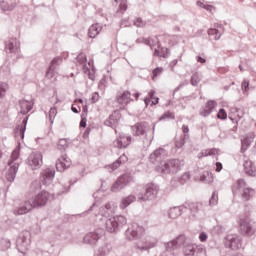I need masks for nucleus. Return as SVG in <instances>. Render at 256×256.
Returning <instances> with one entry per match:
<instances>
[{"label": "nucleus", "mask_w": 256, "mask_h": 256, "mask_svg": "<svg viewBox=\"0 0 256 256\" xmlns=\"http://www.w3.org/2000/svg\"><path fill=\"white\" fill-rule=\"evenodd\" d=\"M166 155L167 150L160 147L150 154L149 161L154 165L159 163V165L156 166V171L159 173H163L164 175H175L176 173H179V171H181V166L185 165V162L179 159L163 161Z\"/></svg>", "instance_id": "f257e3e1"}, {"label": "nucleus", "mask_w": 256, "mask_h": 256, "mask_svg": "<svg viewBox=\"0 0 256 256\" xmlns=\"http://www.w3.org/2000/svg\"><path fill=\"white\" fill-rule=\"evenodd\" d=\"M125 237L127 241H138L135 244L138 251H149L157 245V240L149 241L145 238V228L139 224H133L125 231Z\"/></svg>", "instance_id": "f03ea898"}, {"label": "nucleus", "mask_w": 256, "mask_h": 256, "mask_svg": "<svg viewBox=\"0 0 256 256\" xmlns=\"http://www.w3.org/2000/svg\"><path fill=\"white\" fill-rule=\"evenodd\" d=\"M201 204L195 202H186L181 206H174L169 209L168 217L170 219H177V217H181L187 209L190 211L192 217H197V213H199V207Z\"/></svg>", "instance_id": "7ed1b4c3"}, {"label": "nucleus", "mask_w": 256, "mask_h": 256, "mask_svg": "<svg viewBox=\"0 0 256 256\" xmlns=\"http://www.w3.org/2000/svg\"><path fill=\"white\" fill-rule=\"evenodd\" d=\"M21 155V145H18L11 153L10 159L8 160V171L6 172V181L13 183L15 177H17V171H19V162H16Z\"/></svg>", "instance_id": "20e7f679"}, {"label": "nucleus", "mask_w": 256, "mask_h": 256, "mask_svg": "<svg viewBox=\"0 0 256 256\" xmlns=\"http://www.w3.org/2000/svg\"><path fill=\"white\" fill-rule=\"evenodd\" d=\"M235 189L237 191H240V189H243L241 196H242V199H244V201H251V199L255 195V189L251 187H247V182L243 178H239L237 180L236 185L232 187V193H235Z\"/></svg>", "instance_id": "39448f33"}, {"label": "nucleus", "mask_w": 256, "mask_h": 256, "mask_svg": "<svg viewBox=\"0 0 256 256\" xmlns=\"http://www.w3.org/2000/svg\"><path fill=\"white\" fill-rule=\"evenodd\" d=\"M121 225H127V218L123 215L113 216L105 222V227L108 233H117Z\"/></svg>", "instance_id": "423d86ee"}, {"label": "nucleus", "mask_w": 256, "mask_h": 256, "mask_svg": "<svg viewBox=\"0 0 256 256\" xmlns=\"http://www.w3.org/2000/svg\"><path fill=\"white\" fill-rule=\"evenodd\" d=\"M133 181V174L131 172H126L122 174L118 179L112 184L111 191L112 193H117L121 189H125L129 183Z\"/></svg>", "instance_id": "0eeeda50"}, {"label": "nucleus", "mask_w": 256, "mask_h": 256, "mask_svg": "<svg viewBox=\"0 0 256 256\" xmlns=\"http://www.w3.org/2000/svg\"><path fill=\"white\" fill-rule=\"evenodd\" d=\"M238 223L241 235H245V237H253L255 235V228L249 222V216H239Z\"/></svg>", "instance_id": "6e6552de"}, {"label": "nucleus", "mask_w": 256, "mask_h": 256, "mask_svg": "<svg viewBox=\"0 0 256 256\" xmlns=\"http://www.w3.org/2000/svg\"><path fill=\"white\" fill-rule=\"evenodd\" d=\"M29 245H31V232L23 231L19 234L16 239V247L19 253H23L29 249Z\"/></svg>", "instance_id": "1a4fd4ad"}, {"label": "nucleus", "mask_w": 256, "mask_h": 256, "mask_svg": "<svg viewBox=\"0 0 256 256\" xmlns=\"http://www.w3.org/2000/svg\"><path fill=\"white\" fill-rule=\"evenodd\" d=\"M182 253L185 256L205 255V247H203V245L188 242L187 244H184Z\"/></svg>", "instance_id": "9d476101"}, {"label": "nucleus", "mask_w": 256, "mask_h": 256, "mask_svg": "<svg viewBox=\"0 0 256 256\" xmlns=\"http://www.w3.org/2000/svg\"><path fill=\"white\" fill-rule=\"evenodd\" d=\"M105 235V230L102 228H97L92 232L87 233L83 238V243L86 245H97L99 239Z\"/></svg>", "instance_id": "9b49d317"}, {"label": "nucleus", "mask_w": 256, "mask_h": 256, "mask_svg": "<svg viewBox=\"0 0 256 256\" xmlns=\"http://www.w3.org/2000/svg\"><path fill=\"white\" fill-rule=\"evenodd\" d=\"M132 141L133 137L131 135L120 132L114 140L113 146L117 149H127V147L131 145Z\"/></svg>", "instance_id": "f8f14e48"}, {"label": "nucleus", "mask_w": 256, "mask_h": 256, "mask_svg": "<svg viewBox=\"0 0 256 256\" xmlns=\"http://www.w3.org/2000/svg\"><path fill=\"white\" fill-rule=\"evenodd\" d=\"M225 247L228 249H231L232 251H237L238 249H241L242 240L241 237L237 234H228L225 237L224 242Z\"/></svg>", "instance_id": "ddd939ff"}, {"label": "nucleus", "mask_w": 256, "mask_h": 256, "mask_svg": "<svg viewBox=\"0 0 256 256\" xmlns=\"http://www.w3.org/2000/svg\"><path fill=\"white\" fill-rule=\"evenodd\" d=\"M48 201H49V192L42 190L34 196L31 202L34 209H39L41 207H45Z\"/></svg>", "instance_id": "4468645a"}, {"label": "nucleus", "mask_w": 256, "mask_h": 256, "mask_svg": "<svg viewBox=\"0 0 256 256\" xmlns=\"http://www.w3.org/2000/svg\"><path fill=\"white\" fill-rule=\"evenodd\" d=\"M159 191V186L153 183H150L146 186L144 194H140L138 197L139 201H149L157 197Z\"/></svg>", "instance_id": "2eb2a0df"}, {"label": "nucleus", "mask_w": 256, "mask_h": 256, "mask_svg": "<svg viewBox=\"0 0 256 256\" xmlns=\"http://www.w3.org/2000/svg\"><path fill=\"white\" fill-rule=\"evenodd\" d=\"M121 121V111L114 110L112 114L109 115L108 119L104 121L106 127H111L117 133V127H119V122Z\"/></svg>", "instance_id": "dca6fc26"}, {"label": "nucleus", "mask_w": 256, "mask_h": 256, "mask_svg": "<svg viewBox=\"0 0 256 256\" xmlns=\"http://www.w3.org/2000/svg\"><path fill=\"white\" fill-rule=\"evenodd\" d=\"M61 63H63V57L61 56H56L50 61L45 74L46 79H53L55 77V71L59 69Z\"/></svg>", "instance_id": "f3484780"}, {"label": "nucleus", "mask_w": 256, "mask_h": 256, "mask_svg": "<svg viewBox=\"0 0 256 256\" xmlns=\"http://www.w3.org/2000/svg\"><path fill=\"white\" fill-rule=\"evenodd\" d=\"M27 165L35 171V169H39L41 165H43V154L41 152H35L29 155L27 159Z\"/></svg>", "instance_id": "a211bd4d"}, {"label": "nucleus", "mask_w": 256, "mask_h": 256, "mask_svg": "<svg viewBox=\"0 0 256 256\" xmlns=\"http://www.w3.org/2000/svg\"><path fill=\"white\" fill-rule=\"evenodd\" d=\"M5 50L6 53H12L14 55V59H19V41L17 38H10L8 41L5 42Z\"/></svg>", "instance_id": "6ab92c4d"}, {"label": "nucleus", "mask_w": 256, "mask_h": 256, "mask_svg": "<svg viewBox=\"0 0 256 256\" xmlns=\"http://www.w3.org/2000/svg\"><path fill=\"white\" fill-rule=\"evenodd\" d=\"M55 179V169L46 168L40 173V181L42 185H51Z\"/></svg>", "instance_id": "aec40b11"}, {"label": "nucleus", "mask_w": 256, "mask_h": 256, "mask_svg": "<svg viewBox=\"0 0 256 256\" xmlns=\"http://www.w3.org/2000/svg\"><path fill=\"white\" fill-rule=\"evenodd\" d=\"M35 209L31 200H26L14 209V215H27L31 210Z\"/></svg>", "instance_id": "412c9836"}, {"label": "nucleus", "mask_w": 256, "mask_h": 256, "mask_svg": "<svg viewBox=\"0 0 256 256\" xmlns=\"http://www.w3.org/2000/svg\"><path fill=\"white\" fill-rule=\"evenodd\" d=\"M147 127H149V123L147 122H138L134 126H132L131 129L134 137H141L143 135H146Z\"/></svg>", "instance_id": "4be33fe9"}, {"label": "nucleus", "mask_w": 256, "mask_h": 256, "mask_svg": "<svg viewBox=\"0 0 256 256\" xmlns=\"http://www.w3.org/2000/svg\"><path fill=\"white\" fill-rule=\"evenodd\" d=\"M71 167V159L67 157V155H62L57 161H56V170L60 173H63L66 169H69Z\"/></svg>", "instance_id": "5701e85b"}, {"label": "nucleus", "mask_w": 256, "mask_h": 256, "mask_svg": "<svg viewBox=\"0 0 256 256\" xmlns=\"http://www.w3.org/2000/svg\"><path fill=\"white\" fill-rule=\"evenodd\" d=\"M217 107V101L208 100L205 104V107H202L199 111L201 117H209L213 110Z\"/></svg>", "instance_id": "b1692460"}, {"label": "nucleus", "mask_w": 256, "mask_h": 256, "mask_svg": "<svg viewBox=\"0 0 256 256\" xmlns=\"http://www.w3.org/2000/svg\"><path fill=\"white\" fill-rule=\"evenodd\" d=\"M29 121V115L25 116L21 122V125L16 126L15 135H20L21 139H25V131H27V123Z\"/></svg>", "instance_id": "393cba45"}, {"label": "nucleus", "mask_w": 256, "mask_h": 256, "mask_svg": "<svg viewBox=\"0 0 256 256\" xmlns=\"http://www.w3.org/2000/svg\"><path fill=\"white\" fill-rule=\"evenodd\" d=\"M18 105L20 107V113L21 115H27L32 109H33V102L29 100H19Z\"/></svg>", "instance_id": "a878e982"}, {"label": "nucleus", "mask_w": 256, "mask_h": 256, "mask_svg": "<svg viewBox=\"0 0 256 256\" xmlns=\"http://www.w3.org/2000/svg\"><path fill=\"white\" fill-rule=\"evenodd\" d=\"M244 167V173L248 175V177H255L256 171H255V163L251 160H246L243 164Z\"/></svg>", "instance_id": "bb28decb"}, {"label": "nucleus", "mask_w": 256, "mask_h": 256, "mask_svg": "<svg viewBox=\"0 0 256 256\" xmlns=\"http://www.w3.org/2000/svg\"><path fill=\"white\" fill-rule=\"evenodd\" d=\"M129 101H133V98H131V91L129 90H126L117 96V103H119V105H127Z\"/></svg>", "instance_id": "cd10ccee"}, {"label": "nucleus", "mask_w": 256, "mask_h": 256, "mask_svg": "<svg viewBox=\"0 0 256 256\" xmlns=\"http://www.w3.org/2000/svg\"><path fill=\"white\" fill-rule=\"evenodd\" d=\"M159 49H154V56L155 57H162L163 59H167L169 55L171 54V50L169 48L161 47V45H158Z\"/></svg>", "instance_id": "c85d7f7f"}, {"label": "nucleus", "mask_w": 256, "mask_h": 256, "mask_svg": "<svg viewBox=\"0 0 256 256\" xmlns=\"http://www.w3.org/2000/svg\"><path fill=\"white\" fill-rule=\"evenodd\" d=\"M137 201V197L135 195H128L121 199L120 209H127L131 203H135Z\"/></svg>", "instance_id": "c756f323"}, {"label": "nucleus", "mask_w": 256, "mask_h": 256, "mask_svg": "<svg viewBox=\"0 0 256 256\" xmlns=\"http://www.w3.org/2000/svg\"><path fill=\"white\" fill-rule=\"evenodd\" d=\"M128 160L129 158H127V155L122 154L116 161L110 164L109 167L112 169V171H115V169H119L123 163H127Z\"/></svg>", "instance_id": "7c9ffc66"}, {"label": "nucleus", "mask_w": 256, "mask_h": 256, "mask_svg": "<svg viewBox=\"0 0 256 256\" xmlns=\"http://www.w3.org/2000/svg\"><path fill=\"white\" fill-rule=\"evenodd\" d=\"M101 25L99 24H92L90 26V28L88 29V37H90V39H95V37H97V35H99V33H101Z\"/></svg>", "instance_id": "2f4dec72"}, {"label": "nucleus", "mask_w": 256, "mask_h": 256, "mask_svg": "<svg viewBox=\"0 0 256 256\" xmlns=\"http://www.w3.org/2000/svg\"><path fill=\"white\" fill-rule=\"evenodd\" d=\"M218 151L219 150L217 148H208L200 152L198 158L203 159V157H212L213 155H217Z\"/></svg>", "instance_id": "473e14b6"}, {"label": "nucleus", "mask_w": 256, "mask_h": 256, "mask_svg": "<svg viewBox=\"0 0 256 256\" xmlns=\"http://www.w3.org/2000/svg\"><path fill=\"white\" fill-rule=\"evenodd\" d=\"M111 244H104L99 247L97 253L94 256H107L108 253H111Z\"/></svg>", "instance_id": "72a5a7b5"}, {"label": "nucleus", "mask_w": 256, "mask_h": 256, "mask_svg": "<svg viewBox=\"0 0 256 256\" xmlns=\"http://www.w3.org/2000/svg\"><path fill=\"white\" fill-rule=\"evenodd\" d=\"M174 242L176 243L177 247H185L189 242H187V236L185 234H180L178 237L174 239Z\"/></svg>", "instance_id": "f704fd0d"}, {"label": "nucleus", "mask_w": 256, "mask_h": 256, "mask_svg": "<svg viewBox=\"0 0 256 256\" xmlns=\"http://www.w3.org/2000/svg\"><path fill=\"white\" fill-rule=\"evenodd\" d=\"M165 251L167 253H172V251H175V249H179V246H177L175 240H171L169 242L164 243Z\"/></svg>", "instance_id": "c9c22d12"}, {"label": "nucleus", "mask_w": 256, "mask_h": 256, "mask_svg": "<svg viewBox=\"0 0 256 256\" xmlns=\"http://www.w3.org/2000/svg\"><path fill=\"white\" fill-rule=\"evenodd\" d=\"M208 35L209 37H214L215 41H219V39H221V30L217 28H209Z\"/></svg>", "instance_id": "e433bc0d"}, {"label": "nucleus", "mask_w": 256, "mask_h": 256, "mask_svg": "<svg viewBox=\"0 0 256 256\" xmlns=\"http://www.w3.org/2000/svg\"><path fill=\"white\" fill-rule=\"evenodd\" d=\"M57 147H58L59 151H65L69 147V139L61 138L58 141Z\"/></svg>", "instance_id": "4c0bfd02"}, {"label": "nucleus", "mask_w": 256, "mask_h": 256, "mask_svg": "<svg viewBox=\"0 0 256 256\" xmlns=\"http://www.w3.org/2000/svg\"><path fill=\"white\" fill-rule=\"evenodd\" d=\"M251 147V138L245 137L243 140H241V150L240 152L245 153L247 149Z\"/></svg>", "instance_id": "58836bf2"}, {"label": "nucleus", "mask_w": 256, "mask_h": 256, "mask_svg": "<svg viewBox=\"0 0 256 256\" xmlns=\"http://www.w3.org/2000/svg\"><path fill=\"white\" fill-rule=\"evenodd\" d=\"M187 139H189V138H185V136H181L179 138H176L175 139L176 149H181V148L185 147V144L187 143Z\"/></svg>", "instance_id": "ea45409f"}, {"label": "nucleus", "mask_w": 256, "mask_h": 256, "mask_svg": "<svg viewBox=\"0 0 256 256\" xmlns=\"http://www.w3.org/2000/svg\"><path fill=\"white\" fill-rule=\"evenodd\" d=\"M134 27H138L140 29H143L147 25V21L143 20L141 17H137L133 21Z\"/></svg>", "instance_id": "a19ab883"}, {"label": "nucleus", "mask_w": 256, "mask_h": 256, "mask_svg": "<svg viewBox=\"0 0 256 256\" xmlns=\"http://www.w3.org/2000/svg\"><path fill=\"white\" fill-rule=\"evenodd\" d=\"M196 5H198V7H201V9H205L206 11H209L210 13L211 11H213V9H215V6L211 4H205L201 0H198L196 2Z\"/></svg>", "instance_id": "79ce46f5"}, {"label": "nucleus", "mask_w": 256, "mask_h": 256, "mask_svg": "<svg viewBox=\"0 0 256 256\" xmlns=\"http://www.w3.org/2000/svg\"><path fill=\"white\" fill-rule=\"evenodd\" d=\"M48 117L51 125H53L55 121V117H57V107L54 106L50 108Z\"/></svg>", "instance_id": "37998d69"}, {"label": "nucleus", "mask_w": 256, "mask_h": 256, "mask_svg": "<svg viewBox=\"0 0 256 256\" xmlns=\"http://www.w3.org/2000/svg\"><path fill=\"white\" fill-rule=\"evenodd\" d=\"M8 89H9V84L5 82H0V99H3V97H5Z\"/></svg>", "instance_id": "c03bdc74"}, {"label": "nucleus", "mask_w": 256, "mask_h": 256, "mask_svg": "<svg viewBox=\"0 0 256 256\" xmlns=\"http://www.w3.org/2000/svg\"><path fill=\"white\" fill-rule=\"evenodd\" d=\"M219 201V196L217 195V192H213L210 199H209V205L210 207H215Z\"/></svg>", "instance_id": "a18cd8bd"}, {"label": "nucleus", "mask_w": 256, "mask_h": 256, "mask_svg": "<svg viewBox=\"0 0 256 256\" xmlns=\"http://www.w3.org/2000/svg\"><path fill=\"white\" fill-rule=\"evenodd\" d=\"M167 119H175V114L171 111H167L160 116L159 121H165Z\"/></svg>", "instance_id": "49530a36"}, {"label": "nucleus", "mask_w": 256, "mask_h": 256, "mask_svg": "<svg viewBox=\"0 0 256 256\" xmlns=\"http://www.w3.org/2000/svg\"><path fill=\"white\" fill-rule=\"evenodd\" d=\"M249 85H250L249 80L244 79L242 81L241 89H242V92H243L244 95H248V93H249Z\"/></svg>", "instance_id": "de8ad7c7"}, {"label": "nucleus", "mask_w": 256, "mask_h": 256, "mask_svg": "<svg viewBox=\"0 0 256 256\" xmlns=\"http://www.w3.org/2000/svg\"><path fill=\"white\" fill-rule=\"evenodd\" d=\"M217 119H220V121H225V119H227V111L224 108L219 109Z\"/></svg>", "instance_id": "09e8293b"}, {"label": "nucleus", "mask_w": 256, "mask_h": 256, "mask_svg": "<svg viewBox=\"0 0 256 256\" xmlns=\"http://www.w3.org/2000/svg\"><path fill=\"white\" fill-rule=\"evenodd\" d=\"M76 61H78V63L80 65L87 64V55H85L83 53L78 54L77 57H76Z\"/></svg>", "instance_id": "8fccbe9b"}, {"label": "nucleus", "mask_w": 256, "mask_h": 256, "mask_svg": "<svg viewBox=\"0 0 256 256\" xmlns=\"http://www.w3.org/2000/svg\"><path fill=\"white\" fill-rule=\"evenodd\" d=\"M163 73V67H156L152 70V79L155 80L156 77H159Z\"/></svg>", "instance_id": "3c124183"}, {"label": "nucleus", "mask_w": 256, "mask_h": 256, "mask_svg": "<svg viewBox=\"0 0 256 256\" xmlns=\"http://www.w3.org/2000/svg\"><path fill=\"white\" fill-rule=\"evenodd\" d=\"M120 4H119V8L118 11L120 13H124L125 11H127L128 6H127V0H120Z\"/></svg>", "instance_id": "603ef678"}, {"label": "nucleus", "mask_w": 256, "mask_h": 256, "mask_svg": "<svg viewBox=\"0 0 256 256\" xmlns=\"http://www.w3.org/2000/svg\"><path fill=\"white\" fill-rule=\"evenodd\" d=\"M144 45H147L153 50V47H155V40L153 38H144Z\"/></svg>", "instance_id": "864d4df0"}, {"label": "nucleus", "mask_w": 256, "mask_h": 256, "mask_svg": "<svg viewBox=\"0 0 256 256\" xmlns=\"http://www.w3.org/2000/svg\"><path fill=\"white\" fill-rule=\"evenodd\" d=\"M85 127H87V116L85 114H81L80 129H85Z\"/></svg>", "instance_id": "5fc2aeb1"}, {"label": "nucleus", "mask_w": 256, "mask_h": 256, "mask_svg": "<svg viewBox=\"0 0 256 256\" xmlns=\"http://www.w3.org/2000/svg\"><path fill=\"white\" fill-rule=\"evenodd\" d=\"M207 239H209V235H207V232H200L199 241H201V243H205Z\"/></svg>", "instance_id": "6e6d98bb"}, {"label": "nucleus", "mask_w": 256, "mask_h": 256, "mask_svg": "<svg viewBox=\"0 0 256 256\" xmlns=\"http://www.w3.org/2000/svg\"><path fill=\"white\" fill-rule=\"evenodd\" d=\"M224 231L223 226L221 225H216L213 228V233H216V235H221V233Z\"/></svg>", "instance_id": "4d7b16f0"}, {"label": "nucleus", "mask_w": 256, "mask_h": 256, "mask_svg": "<svg viewBox=\"0 0 256 256\" xmlns=\"http://www.w3.org/2000/svg\"><path fill=\"white\" fill-rule=\"evenodd\" d=\"M1 244L4 245L5 249H9L11 247V240L3 238Z\"/></svg>", "instance_id": "13d9d810"}, {"label": "nucleus", "mask_w": 256, "mask_h": 256, "mask_svg": "<svg viewBox=\"0 0 256 256\" xmlns=\"http://www.w3.org/2000/svg\"><path fill=\"white\" fill-rule=\"evenodd\" d=\"M182 132L184 133L183 137L189 139V126L183 124Z\"/></svg>", "instance_id": "bf43d9fd"}, {"label": "nucleus", "mask_w": 256, "mask_h": 256, "mask_svg": "<svg viewBox=\"0 0 256 256\" xmlns=\"http://www.w3.org/2000/svg\"><path fill=\"white\" fill-rule=\"evenodd\" d=\"M190 83L193 87H197V85H199V80L197 79V76L192 75L190 78Z\"/></svg>", "instance_id": "052dcab7"}, {"label": "nucleus", "mask_w": 256, "mask_h": 256, "mask_svg": "<svg viewBox=\"0 0 256 256\" xmlns=\"http://www.w3.org/2000/svg\"><path fill=\"white\" fill-rule=\"evenodd\" d=\"M196 61L201 65H205V63H207V59L201 55L196 56Z\"/></svg>", "instance_id": "680f3d73"}, {"label": "nucleus", "mask_w": 256, "mask_h": 256, "mask_svg": "<svg viewBox=\"0 0 256 256\" xmlns=\"http://www.w3.org/2000/svg\"><path fill=\"white\" fill-rule=\"evenodd\" d=\"M99 92H94L91 97V103H97L99 101Z\"/></svg>", "instance_id": "e2e57ef3"}, {"label": "nucleus", "mask_w": 256, "mask_h": 256, "mask_svg": "<svg viewBox=\"0 0 256 256\" xmlns=\"http://www.w3.org/2000/svg\"><path fill=\"white\" fill-rule=\"evenodd\" d=\"M209 175H211L209 171H204L200 176V181H207V177H209Z\"/></svg>", "instance_id": "0e129e2a"}, {"label": "nucleus", "mask_w": 256, "mask_h": 256, "mask_svg": "<svg viewBox=\"0 0 256 256\" xmlns=\"http://www.w3.org/2000/svg\"><path fill=\"white\" fill-rule=\"evenodd\" d=\"M182 181H189V179H191V174L189 172H185L182 176H181Z\"/></svg>", "instance_id": "69168bd1"}, {"label": "nucleus", "mask_w": 256, "mask_h": 256, "mask_svg": "<svg viewBox=\"0 0 256 256\" xmlns=\"http://www.w3.org/2000/svg\"><path fill=\"white\" fill-rule=\"evenodd\" d=\"M157 96H155V90H150L148 93V96L146 97V99H150L153 100L155 99Z\"/></svg>", "instance_id": "338daca9"}, {"label": "nucleus", "mask_w": 256, "mask_h": 256, "mask_svg": "<svg viewBox=\"0 0 256 256\" xmlns=\"http://www.w3.org/2000/svg\"><path fill=\"white\" fill-rule=\"evenodd\" d=\"M223 170V164L221 162H216V172L220 173Z\"/></svg>", "instance_id": "774afa93"}]
</instances>
